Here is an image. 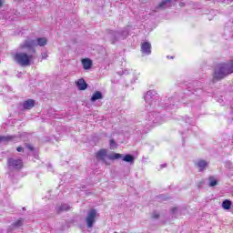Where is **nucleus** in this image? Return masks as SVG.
Wrapping results in <instances>:
<instances>
[{"label": "nucleus", "instance_id": "1", "mask_svg": "<svg viewBox=\"0 0 233 233\" xmlns=\"http://www.w3.org/2000/svg\"><path fill=\"white\" fill-rule=\"evenodd\" d=\"M96 159L98 161H102L105 165H110V162H108V159L111 161H115V159H122V161H125L126 163H130V165H134V161H136V158L134 156L130 154L123 155L119 153H113L111 155H106V151L105 149H101L96 153Z\"/></svg>", "mask_w": 233, "mask_h": 233}, {"label": "nucleus", "instance_id": "2", "mask_svg": "<svg viewBox=\"0 0 233 233\" xmlns=\"http://www.w3.org/2000/svg\"><path fill=\"white\" fill-rule=\"evenodd\" d=\"M233 73V61L227 64H219L218 65L213 72V83H218V81H221V79H225L227 76Z\"/></svg>", "mask_w": 233, "mask_h": 233}, {"label": "nucleus", "instance_id": "3", "mask_svg": "<svg viewBox=\"0 0 233 233\" xmlns=\"http://www.w3.org/2000/svg\"><path fill=\"white\" fill-rule=\"evenodd\" d=\"M48 40L46 37H39L36 39L27 38L23 44L20 45L21 48H28L32 50L33 53H35V46H46Z\"/></svg>", "mask_w": 233, "mask_h": 233}, {"label": "nucleus", "instance_id": "4", "mask_svg": "<svg viewBox=\"0 0 233 233\" xmlns=\"http://www.w3.org/2000/svg\"><path fill=\"white\" fill-rule=\"evenodd\" d=\"M146 101V109L152 110V108H156V105H157V93L154 90H149L144 96Z\"/></svg>", "mask_w": 233, "mask_h": 233}, {"label": "nucleus", "instance_id": "5", "mask_svg": "<svg viewBox=\"0 0 233 233\" xmlns=\"http://www.w3.org/2000/svg\"><path fill=\"white\" fill-rule=\"evenodd\" d=\"M31 59H34V56H28L26 53H16L15 56V61L20 66H29Z\"/></svg>", "mask_w": 233, "mask_h": 233}, {"label": "nucleus", "instance_id": "6", "mask_svg": "<svg viewBox=\"0 0 233 233\" xmlns=\"http://www.w3.org/2000/svg\"><path fill=\"white\" fill-rule=\"evenodd\" d=\"M96 218H97V211L96 209H91L87 212V216L86 218V223L87 228H92V227H94Z\"/></svg>", "mask_w": 233, "mask_h": 233}, {"label": "nucleus", "instance_id": "7", "mask_svg": "<svg viewBox=\"0 0 233 233\" xmlns=\"http://www.w3.org/2000/svg\"><path fill=\"white\" fill-rule=\"evenodd\" d=\"M148 121H150L154 125H161V123L165 122V120L163 119V116H161V115H159V113H157V112L149 113Z\"/></svg>", "mask_w": 233, "mask_h": 233}, {"label": "nucleus", "instance_id": "8", "mask_svg": "<svg viewBox=\"0 0 233 233\" xmlns=\"http://www.w3.org/2000/svg\"><path fill=\"white\" fill-rule=\"evenodd\" d=\"M7 163L8 166L11 167V168H15V170L23 168V160L21 159L9 158Z\"/></svg>", "mask_w": 233, "mask_h": 233}, {"label": "nucleus", "instance_id": "9", "mask_svg": "<svg viewBox=\"0 0 233 233\" xmlns=\"http://www.w3.org/2000/svg\"><path fill=\"white\" fill-rule=\"evenodd\" d=\"M141 52L146 56H150L152 54V45L149 42H144L141 45Z\"/></svg>", "mask_w": 233, "mask_h": 233}, {"label": "nucleus", "instance_id": "10", "mask_svg": "<svg viewBox=\"0 0 233 233\" xmlns=\"http://www.w3.org/2000/svg\"><path fill=\"white\" fill-rule=\"evenodd\" d=\"M35 106V101L34 99H27L23 103L24 110H32Z\"/></svg>", "mask_w": 233, "mask_h": 233}, {"label": "nucleus", "instance_id": "11", "mask_svg": "<svg viewBox=\"0 0 233 233\" xmlns=\"http://www.w3.org/2000/svg\"><path fill=\"white\" fill-rule=\"evenodd\" d=\"M120 35L121 34L117 31H108L106 37L111 41V43H116Z\"/></svg>", "mask_w": 233, "mask_h": 233}, {"label": "nucleus", "instance_id": "12", "mask_svg": "<svg viewBox=\"0 0 233 233\" xmlns=\"http://www.w3.org/2000/svg\"><path fill=\"white\" fill-rule=\"evenodd\" d=\"M76 86H77L78 90H86V88H88V84H86L85 79L80 78L76 82Z\"/></svg>", "mask_w": 233, "mask_h": 233}, {"label": "nucleus", "instance_id": "13", "mask_svg": "<svg viewBox=\"0 0 233 233\" xmlns=\"http://www.w3.org/2000/svg\"><path fill=\"white\" fill-rule=\"evenodd\" d=\"M98 99H103V93H101L100 91H96L92 95L90 101L91 103H96V101H98Z\"/></svg>", "mask_w": 233, "mask_h": 233}, {"label": "nucleus", "instance_id": "14", "mask_svg": "<svg viewBox=\"0 0 233 233\" xmlns=\"http://www.w3.org/2000/svg\"><path fill=\"white\" fill-rule=\"evenodd\" d=\"M66 210H70V206H68L67 204H62L56 207V211L58 214Z\"/></svg>", "mask_w": 233, "mask_h": 233}, {"label": "nucleus", "instance_id": "15", "mask_svg": "<svg viewBox=\"0 0 233 233\" xmlns=\"http://www.w3.org/2000/svg\"><path fill=\"white\" fill-rule=\"evenodd\" d=\"M82 65L85 70H90V68H92V60L89 58H84L82 60Z\"/></svg>", "mask_w": 233, "mask_h": 233}, {"label": "nucleus", "instance_id": "16", "mask_svg": "<svg viewBox=\"0 0 233 233\" xmlns=\"http://www.w3.org/2000/svg\"><path fill=\"white\" fill-rule=\"evenodd\" d=\"M232 207V201L226 199L222 202V208H224V210H230Z\"/></svg>", "mask_w": 233, "mask_h": 233}, {"label": "nucleus", "instance_id": "17", "mask_svg": "<svg viewBox=\"0 0 233 233\" xmlns=\"http://www.w3.org/2000/svg\"><path fill=\"white\" fill-rule=\"evenodd\" d=\"M208 165V164L205 160H199L198 162V168H200V170H205V168H207Z\"/></svg>", "mask_w": 233, "mask_h": 233}, {"label": "nucleus", "instance_id": "18", "mask_svg": "<svg viewBox=\"0 0 233 233\" xmlns=\"http://www.w3.org/2000/svg\"><path fill=\"white\" fill-rule=\"evenodd\" d=\"M19 227H23V218H19L17 221L12 224L13 228H19Z\"/></svg>", "mask_w": 233, "mask_h": 233}, {"label": "nucleus", "instance_id": "19", "mask_svg": "<svg viewBox=\"0 0 233 233\" xmlns=\"http://www.w3.org/2000/svg\"><path fill=\"white\" fill-rule=\"evenodd\" d=\"M218 185V180L214 177H209V187H216Z\"/></svg>", "mask_w": 233, "mask_h": 233}, {"label": "nucleus", "instance_id": "20", "mask_svg": "<svg viewBox=\"0 0 233 233\" xmlns=\"http://www.w3.org/2000/svg\"><path fill=\"white\" fill-rule=\"evenodd\" d=\"M7 141H12V137H0V142L1 143H6Z\"/></svg>", "mask_w": 233, "mask_h": 233}, {"label": "nucleus", "instance_id": "21", "mask_svg": "<svg viewBox=\"0 0 233 233\" xmlns=\"http://www.w3.org/2000/svg\"><path fill=\"white\" fill-rule=\"evenodd\" d=\"M110 148L112 150H115V148H117V144L116 143V140H114V139L110 140Z\"/></svg>", "mask_w": 233, "mask_h": 233}, {"label": "nucleus", "instance_id": "22", "mask_svg": "<svg viewBox=\"0 0 233 233\" xmlns=\"http://www.w3.org/2000/svg\"><path fill=\"white\" fill-rule=\"evenodd\" d=\"M185 121L187 125H192V118L188 117V116H185Z\"/></svg>", "mask_w": 233, "mask_h": 233}, {"label": "nucleus", "instance_id": "23", "mask_svg": "<svg viewBox=\"0 0 233 233\" xmlns=\"http://www.w3.org/2000/svg\"><path fill=\"white\" fill-rule=\"evenodd\" d=\"M152 218L153 219H159V213H157V212L153 213Z\"/></svg>", "mask_w": 233, "mask_h": 233}, {"label": "nucleus", "instance_id": "24", "mask_svg": "<svg viewBox=\"0 0 233 233\" xmlns=\"http://www.w3.org/2000/svg\"><path fill=\"white\" fill-rule=\"evenodd\" d=\"M27 148L28 150H30L32 152V150H34V147L30 146V145H27Z\"/></svg>", "mask_w": 233, "mask_h": 233}, {"label": "nucleus", "instance_id": "25", "mask_svg": "<svg viewBox=\"0 0 233 233\" xmlns=\"http://www.w3.org/2000/svg\"><path fill=\"white\" fill-rule=\"evenodd\" d=\"M16 150H17V152H23V147H18L16 148Z\"/></svg>", "mask_w": 233, "mask_h": 233}, {"label": "nucleus", "instance_id": "26", "mask_svg": "<svg viewBox=\"0 0 233 233\" xmlns=\"http://www.w3.org/2000/svg\"><path fill=\"white\" fill-rule=\"evenodd\" d=\"M167 167V164L161 165V168H165Z\"/></svg>", "mask_w": 233, "mask_h": 233}, {"label": "nucleus", "instance_id": "27", "mask_svg": "<svg viewBox=\"0 0 233 233\" xmlns=\"http://www.w3.org/2000/svg\"><path fill=\"white\" fill-rule=\"evenodd\" d=\"M123 74H128L127 70L123 71Z\"/></svg>", "mask_w": 233, "mask_h": 233}, {"label": "nucleus", "instance_id": "28", "mask_svg": "<svg viewBox=\"0 0 233 233\" xmlns=\"http://www.w3.org/2000/svg\"><path fill=\"white\" fill-rule=\"evenodd\" d=\"M176 210H177V208H174L172 209V212H176Z\"/></svg>", "mask_w": 233, "mask_h": 233}, {"label": "nucleus", "instance_id": "29", "mask_svg": "<svg viewBox=\"0 0 233 233\" xmlns=\"http://www.w3.org/2000/svg\"><path fill=\"white\" fill-rule=\"evenodd\" d=\"M180 6H185V4L184 3H180Z\"/></svg>", "mask_w": 233, "mask_h": 233}, {"label": "nucleus", "instance_id": "30", "mask_svg": "<svg viewBox=\"0 0 233 233\" xmlns=\"http://www.w3.org/2000/svg\"><path fill=\"white\" fill-rule=\"evenodd\" d=\"M0 6H3V2L0 0Z\"/></svg>", "mask_w": 233, "mask_h": 233}, {"label": "nucleus", "instance_id": "31", "mask_svg": "<svg viewBox=\"0 0 233 233\" xmlns=\"http://www.w3.org/2000/svg\"><path fill=\"white\" fill-rule=\"evenodd\" d=\"M114 233H117V232L115 231Z\"/></svg>", "mask_w": 233, "mask_h": 233}]
</instances>
